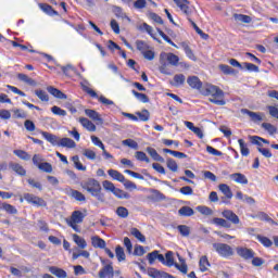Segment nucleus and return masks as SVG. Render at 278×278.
I'll return each instance as SVG.
<instances>
[{
  "mask_svg": "<svg viewBox=\"0 0 278 278\" xmlns=\"http://www.w3.org/2000/svg\"><path fill=\"white\" fill-rule=\"evenodd\" d=\"M91 244L94 249H104L106 247L105 240L99 236L91 237Z\"/></svg>",
  "mask_w": 278,
  "mask_h": 278,
  "instance_id": "nucleus-23",
  "label": "nucleus"
},
{
  "mask_svg": "<svg viewBox=\"0 0 278 278\" xmlns=\"http://www.w3.org/2000/svg\"><path fill=\"white\" fill-rule=\"evenodd\" d=\"M85 114H86V116L90 117L91 121H94L96 123L103 124V118H101V114H99V112H97L92 109H86Z\"/></svg>",
  "mask_w": 278,
  "mask_h": 278,
  "instance_id": "nucleus-16",
  "label": "nucleus"
},
{
  "mask_svg": "<svg viewBox=\"0 0 278 278\" xmlns=\"http://www.w3.org/2000/svg\"><path fill=\"white\" fill-rule=\"evenodd\" d=\"M108 175H110L115 181H119V184H123V181H125V175L116 169H109Z\"/></svg>",
  "mask_w": 278,
  "mask_h": 278,
  "instance_id": "nucleus-25",
  "label": "nucleus"
},
{
  "mask_svg": "<svg viewBox=\"0 0 278 278\" xmlns=\"http://www.w3.org/2000/svg\"><path fill=\"white\" fill-rule=\"evenodd\" d=\"M17 79H20L21 81H24L28 86H36V80H34V78H30L26 74H18Z\"/></svg>",
  "mask_w": 278,
  "mask_h": 278,
  "instance_id": "nucleus-45",
  "label": "nucleus"
},
{
  "mask_svg": "<svg viewBox=\"0 0 278 278\" xmlns=\"http://www.w3.org/2000/svg\"><path fill=\"white\" fill-rule=\"evenodd\" d=\"M213 249L216 251L219 257H224L225 260L233 257V248L227 243H214Z\"/></svg>",
  "mask_w": 278,
  "mask_h": 278,
  "instance_id": "nucleus-5",
  "label": "nucleus"
},
{
  "mask_svg": "<svg viewBox=\"0 0 278 278\" xmlns=\"http://www.w3.org/2000/svg\"><path fill=\"white\" fill-rule=\"evenodd\" d=\"M113 14L116 18H127V15L123 12V8L121 7H113Z\"/></svg>",
  "mask_w": 278,
  "mask_h": 278,
  "instance_id": "nucleus-58",
  "label": "nucleus"
},
{
  "mask_svg": "<svg viewBox=\"0 0 278 278\" xmlns=\"http://www.w3.org/2000/svg\"><path fill=\"white\" fill-rule=\"evenodd\" d=\"M123 144L125 147H129L130 149L138 150V142H136L134 139H126L123 141Z\"/></svg>",
  "mask_w": 278,
  "mask_h": 278,
  "instance_id": "nucleus-64",
  "label": "nucleus"
},
{
  "mask_svg": "<svg viewBox=\"0 0 278 278\" xmlns=\"http://www.w3.org/2000/svg\"><path fill=\"white\" fill-rule=\"evenodd\" d=\"M24 199L30 205H35L36 207H47V201L38 195H34L33 193H24Z\"/></svg>",
  "mask_w": 278,
  "mask_h": 278,
  "instance_id": "nucleus-7",
  "label": "nucleus"
},
{
  "mask_svg": "<svg viewBox=\"0 0 278 278\" xmlns=\"http://www.w3.org/2000/svg\"><path fill=\"white\" fill-rule=\"evenodd\" d=\"M180 47L184 49L189 60H192V62H197V55H194V51H192V48H190V46L187 42H181Z\"/></svg>",
  "mask_w": 278,
  "mask_h": 278,
  "instance_id": "nucleus-20",
  "label": "nucleus"
},
{
  "mask_svg": "<svg viewBox=\"0 0 278 278\" xmlns=\"http://www.w3.org/2000/svg\"><path fill=\"white\" fill-rule=\"evenodd\" d=\"M72 161L74 162V166L77 170H86V166H84V164H81L78 155L73 156Z\"/></svg>",
  "mask_w": 278,
  "mask_h": 278,
  "instance_id": "nucleus-59",
  "label": "nucleus"
},
{
  "mask_svg": "<svg viewBox=\"0 0 278 278\" xmlns=\"http://www.w3.org/2000/svg\"><path fill=\"white\" fill-rule=\"evenodd\" d=\"M13 153L14 155H16V157H20V160H24V162L31 160V156L29 155V153H27V151L14 150Z\"/></svg>",
  "mask_w": 278,
  "mask_h": 278,
  "instance_id": "nucleus-39",
  "label": "nucleus"
},
{
  "mask_svg": "<svg viewBox=\"0 0 278 278\" xmlns=\"http://www.w3.org/2000/svg\"><path fill=\"white\" fill-rule=\"evenodd\" d=\"M40 134L42 138L47 140V142H50V144H52V147H60V138H58V136L47 131H41Z\"/></svg>",
  "mask_w": 278,
  "mask_h": 278,
  "instance_id": "nucleus-14",
  "label": "nucleus"
},
{
  "mask_svg": "<svg viewBox=\"0 0 278 278\" xmlns=\"http://www.w3.org/2000/svg\"><path fill=\"white\" fill-rule=\"evenodd\" d=\"M230 179L235 181V184H240L241 186H247L249 184V178L242 173H233L229 175Z\"/></svg>",
  "mask_w": 278,
  "mask_h": 278,
  "instance_id": "nucleus-12",
  "label": "nucleus"
},
{
  "mask_svg": "<svg viewBox=\"0 0 278 278\" xmlns=\"http://www.w3.org/2000/svg\"><path fill=\"white\" fill-rule=\"evenodd\" d=\"M24 127L26 131H36V124L31 119H26L24 122Z\"/></svg>",
  "mask_w": 278,
  "mask_h": 278,
  "instance_id": "nucleus-62",
  "label": "nucleus"
},
{
  "mask_svg": "<svg viewBox=\"0 0 278 278\" xmlns=\"http://www.w3.org/2000/svg\"><path fill=\"white\" fill-rule=\"evenodd\" d=\"M131 93L141 103H149V96H147V93H140V92L136 91V90H132Z\"/></svg>",
  "mask_w": 278,
  "mask_h": 278,
  "instance_id": "nucleus-47",
  "label": "nucleus"
},
{
  "mask_svg": "<svg viewBox=\"0 0 278 278\" xmlns=\"http://www.w3.org/2000/svg\"><path fill=\"white\" fill-rule=\"evenodd\" d=\"M79 123L87 131H97V126L90 119L80 117Z\"/></svg>",
  "mask_w": 278,
  "mask_h": 278,
  "instance_id": "nucleus-17",
  "label": "nucleus"
},
{
  "mask_svg": "<svg viewBox=\"0 0 278 278\" xmlns=\"http://www.w3.org/2000/svg\"><path fill=\"white\" fill-rule=\"evenodd\" d=\"M84 218H86V214H84L81 211H74L70 218L66 219V224L68 227H72L76 233H79L81 229H79L78 225H81L84 223Z\"/></svg>",
  "mask_w": 278,
  "mask_h": 278,
  "instance_id": "nucleus-4",
  "label": "nucleus"
},
{
  "mask_svg": "<svg viewBox=\"0 0 278 278\" xmlns=\"http://www.w3.org/2000/svg\"><path fill=\"white\" fill-rule=\"evenodd\" d=\"M144 60H148L149 62H152V60H155V51L148 49L143 54Z\"/></svg>",
  "mask_w": 278,
  "mask_h": 278,
  "instance_id": "nucleus-63",
  "label": "nucleus"
},
{
  "mask_svg": "<svg viewBox=\"0 0 278 278\" xmlns=\"http://www.w3.org/2000/svg\"><path fill=\"white\" fill-rule=\"evenodd\" d=\"M146 151L147 153L150 154V156L152 157V160H154V162L164 163V157H162V155H160V153H157V150H155L154 148L148 147Z\"/></svg>",
  "mask_w": 278,
  "mask_h": 278,
  "instance_id": "nucleus-24",
  "label": "nucleus"
},
{
  "mask_svg": "<svg viewBox=\"0 0 278 278\" xmlns=\"http://www.w3.org/2000/svg\"><path fill=\"white\" fill-rule=\"evenodd\" d=\"M165 266L168 268L175 266V257L173 251H168L165 253Z\"/></svg>",
  "mask_w": 278,
  "mask_h": 278,
  "instance_id": "nucleus-37",
  "label": "nucleus"
},
{
  "mask_svg": "<svg viewBox=\"0 0 278 278\" xmlns=\"http://www.w3.org/2000/svg\"><path fill=\"white\" fill-rule=\"evenodd\" d=\"M218 68L224 75H236V70L227 64H219Z\"/></svg>",
  "mask_w": 278,
  "mask_h": 278,
  "instance_id": "nucleus-38",
  "label": "nucleus"
},
{
  "mask_svg": "<svg viewBox=\"0 0 278 278\" xmlns=\"http://www.w3.org/2000/svg\"><path fill=\"white\" fill-rule=\"evenodd\" d=\"M51 112H52V114H54L55 116H66V110H64V109H62V108H60V106H56V105H54V106H52L51 108Z\"/></svg>",
  "mask_w": 278,
  "mask_h": 278,
  "instance_id": "nucleus-56",
  "label": "nucleus"
},
{
  "mask_svg": "<svg viewBox=\"0 0 278 278\" xmlns=\"http://www.w3.org/2000/svg\"><path fill=\"white\" fill-rule=\"evenodd\" d=\"M70 197H72V199H75V201H79V202L86 201V195H84L81 191H77L75 189L70 190Z\"/></svg>",
  "mask_w": 278,
  "mask_h": 278,
  "instance_id": "nucleus-33",
  "label": "nucleus"
},
{
  "mask_svg": "<svg viewBox=\"0 0 278 278\" xmlns=\"http://www.w3.org/2000/svg\"><path fill=\"white\" fill-rule=\"evenodd\" d=\"M83 190H86V192H89L91 197H96V199H101V182L94 178H88L87 180L83 181L80 184Z\"/></svg>",
  "mask_w": 278,
  "mask_h": 278,
  "instance_id": "nucleus-2",
  "label": "nucleus"
},
{
  "mask_svg": "<svg viewBox=\"0 0 278 278\" xmlns=\"http://www.w3.org/2000/svg\"><path fill=\"white\" fill-rule=\"evenodd\" d=\"M220 192L226 197V199H232L233 192H231V188L227 184H220L218 186Z\"/></svg>",
  "mask_w": 278,
  "mask_h": 278,
  "instance_id": "nucleus-29",
  "label": "nucleus"
},
{
  "mask_svg": "<svg viewBox=\"0 0 278 278\" xmlns=\"http://www.w3.org/2000/svg\"><path fill=\"white\" fill-rule=\"evenodd\" d=\"M115 255H116L117 262H125L127 260V255H125V249H123V247L121 245H116Z\"/></svg>",
  "mask_w": 278,
  "mask_h": 278,
  "instance_id": "nucleus-30",
  "label": "nucleus"
},
{
  "mask_svg": "<svg viewBox=\"0 0 278 278\" xmlns=\"http://www.w3.org/2000/svg\"><path fill=\"white\" fill-rule=\"evenodd\" d=\"M102 187L104 188V190H106V192H114V190L116 188V186H114V182H112L110 180H103Z\"/></svg>",
  "mask_w": 278,
  "mask_h": 278,
  "instance_id": "nucleus-57",
  "label": "nucleus"
},
{
  "mask_svg": "<svg viewBox=\"0 0 278 278\" xmlns=\"http://www.w3.org/2000/svg\"><path fill=\"white\" fill-rule=\"evenodd\" d=\"M237 255L243 260H253L255 257V252L249 248H237Z\"/></svg>",
  "mask_w": 278,
  "mask_h": 278,
  "instance_id": "nucleus-10",
  "label": "nucleus"
},
{
  "mask_svg": "<svg viewBox=\"0 0 278 278\" xmlns=\"http://www.w3.org/2000/svg\"><path fill=\"white\" fill-rule=\"evenodd\" d=\"M105 260H101V264L104 266L99 270L98 277L99 278H114V266L112 265V262H109L105 264Z\"/></svg>",
  "mask_w": 278,
  "mask_h": 278,
  "instance_id": "nucleus-6",
  "label": "nucleus"
},
{
  "mask_svg": "<svg viewBox=\"0 0 278 278\" xmlns=\"http://www.w3.org/2000/svg\"><path fill=\"white\" fill-rule=\"evenodd\" d=\"M256 240H258L266 249H270V247H273V240H270L268 237L256 235Z\"/></svg>",
  "mask_w": 278,
  "mask_h": 278,
  "instance_id": "nucleus-36",
  "label": "nucleus"
},
{
  "mask_svg": "<svg viewBox=\"0 0 278 278\" xmlns=\"http://www.w3.org/2000/svg\"><path fill=\"white\" fill-rule=\"evenodd\" d=\"M40 10L48 14V16H59L60 13L53 9L50 4L47 3H40L39 4Z\"/></svg>",
  "mask_w": 278,
  "mask_h": 278,
  "instance_id": "nucleus-19",
  "label": "nucleus"
},
{
  "mask_svg": "<svg viewBox=\"0 0 278 278\" xmlns=\"http://www.w3.org/2000/svg\"><path fill=\"white\" fill-rule=\"evenodd\" d=\"M178 214L180 216H185V217H190V216H194V210L190 206H181L178 210Z\"/></svg>",
  "mask_w": 278,
  "mask_h": 278,
  "instance_id": "nucleus-31",
  "label": "nucleus"
},
{
  "mask_svg": "<svg viewBox=\"0 0 278 278\" xmlns=\"http://www.w3.org/2000/svg\"><path fill=\"white\" fill-rule=\"evenodd\" d=\"M130 233L131 236H134V238L139 240V242H147V237H144V235H142V232H140L138 228H131Z\"/></svg>",
  "mask_w": 278,
  "mask_h": 278,
  "instance_id": "nucleus-44",
  "label": "nucleus"
},
{
  "mask_svg": "<svg viewBox=\"0 0 278 278\" xmlns=\"http://www.w3.org/2000/svg\"><path fill=\"white\" fill-rule=\"evenodd\" d=\"M200 271L201 273H207V269L210 268V260H207V256H202L199 261Z\"/></svg>",
  "mask_w": 278,
  "mask_h": 278,
  "instance_id": "nucleus-32",
  "label": "nucleus"
},
{
  "mask_svg": "<svg viewBox=\"0 0 278 278\" xmlns=\"http://www.w3.org/2000/svg\"><path fill=\"white\" fill-rule=\"evenodd\" d=\"M180 194H184L185 197H191V194H194V190L190 186H185L179 189Z\"/></svg>",
  "mask_w": 278,
  "mask_h": 278,
  "instance_id": "nucleus-60",
  "label": "nucleus"
},
{
  "mask_svg": "<svg viewBox=\"0 0 278 278\" xmlns=\"http://www.w3.org/2000/svg\"><path fill=\"white\" fill-rule=\"evenodd\" d=\"M36 97L45 103H49V93L42 89L35 90Z\"/></svg>",
  "mask_w": 278,
  "mask_h": 278,
  "instance_id": "nucleus-40",
  "label": "nucleus"
},
{
  "mask_svg": "<svg viewBox=\"0 0 278 278\" xmlns=\"http://www.w3.org/2000/svg\"><path fill=\"white\" fill-rule=\"evenodd\" d=\"M143 29L149 34L151 38H153L159 45H162V40H160L157 37H155V34H153V27L151 25L143 23Z\"/></svg>",
  "mask_w": 278,
  "mask_h": 278,
  "instance_id": "nucleus-46",
  "label": "nucleus"
},
{
  "mask_svg": "<svg viewBox=\"0 0 278 278\" xmlns=\"http://www.w3.org/2000/svg\"><path fill=\"white\" fill-rule=\"evenodd\" d=\"M138 121H141L142 123H147L151 118V113H149V110L144 109L141 112H137Z\"/></svg>",
  "mask_w": 278,
  "mask_h": 278,
  "instance_id": "nucleus-41",
  "label": "nucleus"
},
{
  "mask_svg": "<svg viewBox=\"0 0 278 278\" xmlns=\"http://www.w3.org/2000/svg\"><path fill=\"white\" fill-rule=\"evenodd\" d=\"M124 247L126 248L128 255H131L134 251V244L131 243V239H129V237L124 238Z\"/></svg>",
  "mask_w": 278,
  "mask_h": 278,
  "instance_id": "nucleus-54",
  "label": "nucleus"
},
{
  "mask_svg": "<svg viewBox=\"0 0 278 278\" xmlns=\"http://www.w3.org/2000/svg\"><path fill=\"white\" fill-rule=\"evenodd\" d=\"M47 91L52 94V97H55V99H67V96L62 92V90L53 87V86H49L47 87Z\"/></svg>",
  "mask_w": 278,
  "mask_h": 278,
  "instance_id": "nucleus-18",
  "label": "nucleus"
},
{
  "mask_svg": "<svg viewBox=\"0 0 278 278\" xmlns=\"http://www.w3.org/2000/svg\"><path fill=\"white\" fill-rule=\"evenodd\" d=\"M80 87L83 92H86V94H89L91 99H98L99 103H102V105H105L106 108H110V105H114V101L105 98L104 96H99L97 91L90 88V83L88 80H84L80 83Z\"/></svg>",
  "mask_w": 278,
  "mask_h": 278,
  "instance_id": "nucleus-3",
  "label": "nucleus"
},
{
  "mask_svg": "<svg viewBox=\"0 0 278 278\" xmlns=\"http://www.w3.org/2000/svg\"><path fill=\"white\" fill-rule=\"evenodd\" d=\"M263 129H265V131H268V134L270 136H275V134H277V127H275L273 124L270 123H263L262 124Z\"/></svg>",
  "mask_w": 278,
  "mask_h": 278,
  "instance_id": "nucleus-51",
  "label": "nucleus"
},
{
  "mask_svg": "<svg viewBox=\"0 0 278 278\" xmlns=\"http://www.w3.org/2000/svg\"><path fill=\"white\" fill-rule=\"evenodd\" d=\"M212 223L213 225H216V227H224L225 229H229L231 227V224H229L227 219L220 217H214Z\"/></svg>",
  "mask_w": 278,
  "mask_h": 278,
  "instance_id": "nucleus-26",
  "label": "nucleus"
},
{
  "mask_svg": "<svg viewBox=\"0 0 278 278\" xmlns=\"http://www.w3.org/2000/svg\"><path fill=\"white\" fill-rule=\"evenodd\" d=\"M38 168L42 170V173H53V165L49 162L41 163Z\"/></svg>",
  "mask_w": 278,
  "mask_h": 278,
  "instance_id": "nucleus-53",
  "label": "nucleus"
},
{
  "mask_svg": "<svg viewBox=\"0 0 278 278\" xmlns=\"http://www.w3.org/2000/svg\"><path fill=\"white\" fill-rule=\"evenodd\" d=\"M167 168L172 170V173H177L179 170V165L177 161L174 159H167L166 161Z\"/></svg>",
  "mask_w": 278,
  "mask_h": 278,
  "instance_id": "nucleus-48",
  "label": "nucleus"
},
{
  "mask_svg": "<svg viewBox=\"0 0 278 278\" xmlns=\"http://www.w3.org/2000/svg\"><path fill=\"white\" fill-rule=\"evenodd\" d=\"M49 271L51 273V275H54V277H58V278L68 277V275L66 274V270L55 267V266H50Z\"/></svg>",
  "mask_w": 278,
  "mask_h": 278,
  "instance_id": "nucleus-22",
  "label": "nucleus"
},
{
  "mask_svg": "<svg viewBox=\"0 0 278 278\" xmlns=\"http://www.w3.org/2000/svg\"><path fill=\"white\" fill-rule=\"evenodd\" d=\"M187 84L193 90H201V94H203V97H210V103H213L214 105H227L225 91H223L220 87L212 84H207L203 87V81H201L199 76H189L187 78Z\"/></svg>",
  "mask_w": 278,
  "mask_h": 278,
  "instance_id": "nucleus-1",
  "label": "nucleus"
},
{
  "mask_svg": "<svg viewBox=\"0 0 278 278\" xmlns=\"http://www.w3.org/2000/svg\"><path fill=\"white\" fill-rule=\"evenodd\" d=\"M135 45L137 47V51H140L141 54H143L148 49H151V46H149L144 40L138 39Z\"/></svg>",
  "mask_w": 278,
  "mask_h": 278,
  "instance_id": "nucleus-34",
  "label": "nucleus"
},
{
  "mask_svg": "<svg viewBox=\"0 0 278 278\" xmlns=\"http://www.w3.org/2000/svg\"><path fill=\"white\" fill-rule=\"evenodd\" d=\"M239 147H240V152L243 157H249L251 154V150H249V146L247 142H244V139H239L238 140Z\"/></svg>",
  "mask_w": 278,
  "mask_h": 278,
  "instance_id": "nucleus-28",
  "label": "nucleus"
},
{
  "mask_svg": "<svg viewBox=\"0 0 278 278\" xmlns=\"http://www.w3.org/2000/svg\"><path fill=\"white\" fill-rule=\"evenodd\" d=\"M222 216L226 218L227 223H231V225H240V217L231 210H224Z\"/></svg>",
  "mask_w": 278,
  "mask_h": 278,
  "instance_id": "nucleus-8",
  "label": "nucleus"
},
{
  "mask_svg": "<svg viewBox=\"0 0 278 278\" xmlns=\"http://www.w3.org/2000/svg\"><path fill=\"white\" fill-rule=\"evenodd\" d=\"M177 230L179 231L180 236H182V238H188V236H190V228L187 225H178Z\"/></svg>",
  "mask_w": 278,
  "mask_h": 278,
  "instance_id": "nucleus-50",
  "label": "nucleus"
},
{
  "mask_svg": "<svg viewBox=\"0 0 278 278\" xmlns=\"http://www.w3.org/2000/svg\"><path fill=\"white\" fill-rule=\"evenodd\" d=\"M2 210H4V212H7V214H18V210H16V206L12 205V204H8V203H2Z\"/></svg>",
  "mask_w": 278,
  "mask_h": 278,
  "instance_id": "nucleus-49",
  "label": "nucleus"
},
{
  "mask_svg": "<svg viewBox=\"0 0 278 278\" xmlns=\"http://www.w3.org/2000/svg\"><path fill=\"white\" fill-rule=\"evenodd\" d=\"M174 3L181 10L186 16H190L192 14V7H190V1L188 0H174Z\"/></svg>",
  "mask_w": 278,
  "mask_h": 278,
  "instance_id": "nucleus-9",
  "label": "nucleus"
},
{
  "mask_svg": "<svg viewBox=\"0 0 278 278\" xmlns=\"http://www.w3.org/2000/svg\"><path fill=\"white\" fill-rule=\"evenodd\" d=\"M14 118H27V113L23 109L13 110Z\"/></svg>",
  "mask_w": 278,
  "mask_h": 278,
  "instance_id": "nucleus-61",
  "label": "nucleus"
},
{
  "mask_svg": "<svg viewBox=\"0 0 278 278\" xmlns=\"http://www.w3.org/2000/svg\"><path fill=\"white\" fill-rule=\"evenodd\" d=\"M9 168L15 173V175H18V177H25L27 175V169L20 163L10 162Z\"/></svg>",
  "mask_w": 278,
  "mask_h": 278,
  "instance_id": "nucleus-11",
  "label": "nucleus"
},
{
  "mask_svg": "<svg viewBox=\"0 0 278 278\" xmlns=\"http://www.w3.org/2000/svg\"><path fill=\"white\" fill-rule=\"evenodd\" d=\"M59 147H65L66 149H75L77 147V143L68 137L62 138L59 140Z\"/></svg>",
  "mask_w": 278,
  "mask_h": 278,
  "instance_id": "nucleus-21",
  "label": "nucleus"
},
{
  "mask_svg": "<svg viewBox=\"0 0 278 278\" xmlns=\"http://www.w3.org/2000/svg\"><path fill=\"white\" fill-rule=\"evenodd\" d=\"M73 240L79 249H86V247H88V243L86 242V239H84L79 235H73Z\"/></svg>",
  "mask_w": 278,
  "mask_h": 278,
  "instance_id": "nucleus-35",
  "label": "nucleus"
},
{
  "mask_svg": "<svg viewBox=\"0 0 278 278\" xmlns=\"http://www.w3.org/2000/svg\"><path fill=\"white\" fill-rule=\"evenodd\" d=\"M112 194H114V197H116L117 199H130L131 195H129V193L125 192L123 189L116 188L115 190L112 192Z\"/></svg>",
  "mask_w": 278,
  "mask_h": 278,
  "instance_id": "nucleus-42",
  "label": "nucleus"
},
{
  "mask_svg": "<svg viewBox=\"0 0 278 278\" xmlns=\"http://www.w3.org/2000/svg\"><path fill=\"white\" fill-rule=\"evenodd\" d=\"M170 84L172 86H175V88H179L186 84V76L184 74H176L174 76V80Z\"/></svg>",
  "mask_w": 278,
  "mask_h": 278,
  "instance_id": "nucleus-27",
  "label": "nucleus"
},
{
  "mask_svg": "<svg viewBox=\"0 0 278 278\" xmlns=\"http://www.w3.org/2000/svg\"><path fill=\"white\" fill-rule=\"evenodd\" d=\"M167 62L172 64V66H177L179 64V56L174 53L167 54Z\"/></svg>",
  "mask_w": 278,
  "mask_h": 278,
  "instance_id": "nucleus-55",
  "label": "nucleus"
},
{
  "mask_svg": "<svg viewBox=\"0 0 278 278\" xmlns=\"http://www.w3.org/2000/svg\"><path fill=\"white\" fill-rule=\"evenodd\" d=\"M115 214H117L119 218H127V216H129V210L125 206H119L116 208Z\"/></svg>",
  "mask_w": 278,
  "mask_h": 278,
  "instance_id": "nucleus-52",
  "label": "nucleus"
},
{
  "mask_svg": "<svg viewBox=\"0 0 278 278\" xmlns=\"http://www.w3.org/2000/svg\"><path fill=\"white\" fill-rule=\"evenodd\" d=\"M135 157L138 162H146V164H149L151 162V159H149V156H147V153H144L143 151H137L135 153Z\"/></svg>",
  "mask_w": 278,
  "mask_h": 278,
  "instance_id": "nucleus-43",
  "label": "nucleus"
},
{
  "mask_svg": "<svg viewBox=\"0 0 278 278\" xmlns=\"http://www.w3.org/2000/svg\"><path fill=\"white\" fill-rule=\"evenodd\" d=\"M148 275H149V277H152V278H176L175 276H173L166 271H161L155 268H150L148 270Z\"/></svg>",
  "mask_w": 278,
  "mask_h": 278,
  "instance_id": "nucleus-13",
  "label": "nucleus"
},
{
  "mask_svg": "<svg viewBox=\"0 0 278 278\" xmlns=\"http://www.w3.org/2000/svg\"><path fill=\"white\" fill-rule=\"evenodd\" d=\"M241 114H247L248 116H250L253 123H262V121H264L261 113L249 111V109H241Z\"/></svg>",
  "mask_w": 278,
  "mask_h": 278,
  "instance_id": "nucleus-15",
  "label": "nucleus"
}]
</instances>
